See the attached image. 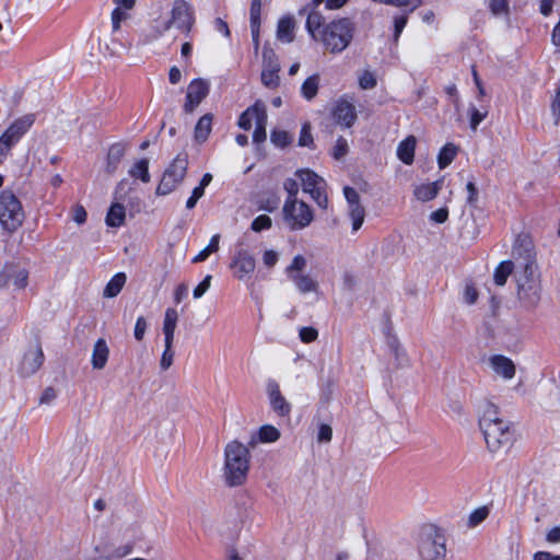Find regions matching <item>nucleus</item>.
Returning <instances> with one entry per match:
<instances>
[{"label":"nucleus","mask_w":560,"mask_h":560,"mask_svg":"<svg viewBox=\"0 0 560 560\" xmlns=\"http://www.w3.org/2000/svg\"><path fill=\"white\" fill-rule=\"evenodd\" d=\"M479 427L486 444L492 453L506 452L513 444V431L503 419L498 407L490 401L481 404L479 409Z\"/></svg>","instance_id":"f257e3e1"},{"label":"nucleus","mask_w":560,"mask_h":560,"mask_svg":"<svg viewBox=\"0 0 560 560\" xmlns=\"http://www.w3.org/2000/svg\"><path fill=\"white\" fill-rule=\"evenodd\" d=\"M515 278L521 303L527 308L537 306L541 296V279L536 255L532 248L524 249V257L517 264Z\"/></svg>","instance_id":"f03ea898"},{"label":"nucleus","mask_w":560,"mask_h":560,"mask_svg":"<svg viewBox=\"0 0 560 560\" xmlns=\"http://www.w3.org/2000/svg\"><path fill=\"white\" fill-rule=\"evenodd\" d=\"M250 466V452L238 441H231L224 447L222 478L230 488L243 486Z\"/></svg>","instance_id":"7ed1b4c3"},{"label":"nucleus","mask_w":560,"mask_h":560,"mask_svg":"<svg viewBox=\"0 0 560 560\" xmlns=\"http://www.w3.org/2000/svg\"><path fill=\"white\" fill-rule=\"evenodd\" d=\"M194 24L195 13L191 4L186 0H174L170 12V19L158 28V32L163 34L175 28L178 32L188 35L192 30Z\"/></svg>","instance_id":"20e7f679"},{"label":"nucleus","mask_w":560,"mask_h":560,"mask_svg":"<svg viewBox=\"0 0 560 560\" xmlns=\"http://www.w3.org/2000/svg\"><path fill=\"white\" fill-rule=\"evenodd\" d=\"M25 213L19 198L10 190L0 192V224L9 231H16L23 223Z\"/></svg>","instance_id":"39448f33"},{"label":"nucleus","mask_w":560,"mask_h":560,"mask_svg":"<svg viewBox=\"0 0 560 560\" xmlns=\"http://www.w3.org/2000/svg\"><path fill=\"white\" fill-rule=\"evenodd\" d=\"M331 52H340L348 47L352 39L351 23L341 19L328 24L318 38Z\"/></svg>","instance_id":"423d86ee"},{"label":"nucleus","mask_w":560,"mask_h":560,"mask_svg":"<svg viewBox=\"0 0 560 560\" xmlns=\"http://www.w3.org/2000/svg\"><path fill=\"white\" fill-rule=\"evenodd\" d=\"M307 261L302 255L293 257L291 264L287 267L285 273L296 290L302 294L315 293L319 291V283L315 277L306 272Z\"/></svg>","instance_id":"0eeeda50"},{"label":"nucleus","mask_w":560,"mask_h":560,"mask_svg":"<svg viewBox=\"0 0 560 560\" xmlns=\"http://www.w3.org/2000/svg\"><path fill=\"white\" fill-rule=\"evenodd\" d=\"M187 156L185 154L177 155L164 171L155 194L158 196H166L174 191L183 183L187 173Z\"/></svg>","instance_id":"6e6552de"},{"label":"nucleus","mask_w":560,"mask_h":560,"mask_svg":"<svg viewBox=\"0 0 560 560\" xmlns=\"http://www.w3.org/2000/svg\"><path fill=\"white\" fill-rule=\"evenodd\" d=\"M282 211L284 222L291 230H302L314 220L311 207L298 198L287 199Z\"/></svg>","instance_id":"1a4fd4ad"},{"label":"nucleus","mask_w":560,"mask_h":560,"mask_svg":"<svg viewBox=\"0 0 560 560\" xmlns=\"http://www.w3.org/2000/svg\"><path fill=\"white\" fill-rule=\"evenodd\" d=\"M422 560H442L446 555V539L443 534L431 528L422 535L419 545Z\"/></svg>","instance_id":"9d476101"},{"label":"nucleus","mask_w":560,"mask_h":560,"mask_svg":"<svg viewBox=\"0 0 560 560\" xmlns=\"http://www.w3.org/2000/svg\"><path fill=\"white\" fill-rule=\"evenodd\" d=\"M296 176L301 180L303 191L310 194L318 207L327 209L328 197L325 192V180L310 170L298 171Z\"/></svg>","instance_id":"9b49d317"},{"label":"nucleus","mask_w":560,"mask_h":560,"mask_svg":"<svg viewBox=\"0 0 560 560\" xmlns=\"http://www.w3.org/2000/svg\"><path fill=\"white\" fill-rule=\"evenodd\" d=\"M44 353L38 341L30 343L19 363L18 373L23 377L34 375L43 365Z\"/></svg>","instance_id":"f8f14e48"},{"label":"nucleus","mask_w":560,"mask_h":560,"mask_svg":"<svg viewBox=\"0 0 560 560\" xmlns=\"http://www.w3.org/2000/svg\"><path fill=\"white\" fill-rule=\"evenodd\" d=\"M280 63L276 52L268 47L262 51L261 82L268 89H276L280 83Z\"/></svg>","instance_id":"ddd939ff"},{"label":"nucleus","mask_w":560,"mask_h":560,"mask_svg":"<svg viewBox=\"0 0 560 560\" xmlns=\"http://www.w3.org/2000/svg\"><path fill=\"white\" fill-rule=\"evenodd\" d=\"M209 89L208 81L203 79L192 80L187 86L186 102L184 104L185 113H194L198 105L207 97Z\"/></svg>","instance_id":"4468645a"},{"label":"nucleus","mask_w":560,"mask_h":560,"mask_svg":"<svg viewBox=\"0 0 560 560\" xmlns=\"http://www.w3.org/2000/svg\"><path fill=\"white\" fill-rule=\"evenodd\" d=\"M231 268L234 270L237 280L246 281L255 271L256 260L247 250L241 249L234 255Z\"/></svg>","instance_id":"2eb2a0df"},{"label":"nucleus","mask_w":560,"mask_h":560,"mask_svg":"<svg viewBox=\"0 0 560 560\" xmlns=\"http://www.w3.org/2000/svg\"><path fill=\"white\" fill-rule=\"evenodd\" d=\"M266 393L271 409L279 417H288L291 412V405L281 393L279 383L275 380H268L266 384Z\"/></svg>","instance_id":"dca6fc26"},{"label":"nucleus","mask_w":560,"mask_h":560,"mask_svg":"<svg viewBox=\"0 0 560 560\" xmlns=\"http://www.w3.org/2000/svg\"><path fill=\"white\" fill-rule=\"evenodd\" d=\"M28 284V271L18 266H7L0 273V287L13 285L16 290H23Z\"/></svg>","instance_id":"f3484780"},{"label":"nucleus","mask_w":560,"mask_h":560,"mask_svg":"<svg viewBox=\"0 0 560 560\" xmlns=\"http://www.w3.org/2000/svg\"><path fill=\"white\" fill-rule=\"evenodd\" d=\"M332 118L342 127H351L358 118L355 106L347 98H339L332 109Z\"/></svg>","instance_id":"a211bd4d"},{"label":"nucleus","mask_w":560,"mask_h":560,"mask_svg":"<svg viewBox=\"0 0 560 560\" xmlns=\"http://www.w3.org/2000/svg\"><path fill=\"white\" fill-rule=\"evenodd\" d=\"M131 549V545L114 548L109 541H100L94 546V551L97 553V557L94 560H112L114 558H120L130 553Z\"/></svg>","instance_id":"6ab92c4d"},{"label":"nucleus","mask_w":560,"mask_h":560,"mask_svg":"<svg viewBox=\"0 0 560 560\" xmlns=\"http://www.w3.org/2000/svg\"><path fill=\"white\" fill-rule=\"evenodd\" d=\"M489 365L493 373L504 380H511L515 375V365L508 357L495 354L489 358Z\"/></svg>","instance_id":"aec40b11"},{"label":"nucleus","mask_w":560,"mask_h":560,"mask_svg":"<svg viewBox=\"0 0 560 560\" xmlns=\"http://www.w3.org/2000/svg\"><path fill=\"white\" fill-rule=\"evenodd\" d=\"M34 115L27 114L20 118H18L5 131L4 135L14 141L15 143L19 139L32 127L34 124Z\"/></svg>","instance_id":"412c9836"},{"label":"nucleus","mask_w":560,"mask_h":560,"mask_svg":"<svg viewBox=\"0 0 560 560\" xmlns=\"http://www.w3.org/2000/svg\"><path fill=\"white\" fill-rule=\"evenodd\" d=\"M109 357V348L105 339L100 338L95 341L91 363L93 369L103 370L107 363Z\"/></svg>","instance_id":"4be33fe9"},{"label":"nucleus","mask_w":560,"mask_h":560,"mask_svg":"<svg viewBox=\"0 0 560 560\" xmlns=\"http://www.w3.org/2000/svg\"><path fill=\"white\" fill-rule=\"evenodd\" d=\"M178 313L175 308H167L164 314L163 320V334H164V345H173L175 329L177 326Z\"/></svg>","instance_id":"5701e85b"},{"label":"nucleus","mask_w":560,"mask_h":560,"mask_svg":"<svg viewBox=\"0 0 560 560\" xmlns=\"http://www.w3.org/2000/svg\"><path fill=\"white\" fill-rule=\"evenodd\" d=\"M295 21L292 16H283L277 25V39L283 44L294 40Z\"/></svg>","instance_id":"b1692460"},{"label":"nucleus","mask_w":560,"mask_h":560,"mask_svg":"<svg viewBox=\"0 0 560 560\" xmlns=\"http://www.w3.org/2000/svg\"><path fill=\"white\" fill-rule=\"evenodd\" d=\"M442 184L443 180L440 179L433 183L418 185L413 190V195L418 200L428 202L438 196L442 188Z\"/></svg>","instance_id":"393cba45"},{"label":"nucleus","mask_w":560,"mask_h":560,"mask_svg":"<svg viewBox=\"0 0 560 560\" xmlns=\"http://www.w3.org/2000/svg\"><path fill=\"white\" fill-rule=\"evenodd\" d=\"M416 144L417 139L415 136L407 137L398 144L397 156L402 163L410 165L413 162Z\"/></svg>","instance_id":"a878e982"},{"label":"nucleus","mask_w":560,"mask_h":560,"mask_svg":"<svg viewBox=\"0 0 560 560\" xmlns=\"http://www.w3.org/2000/svg\"><path fill=\"white\" fill-rule=\"evenodd\" d=\"M262 0H253L250 5V30L255 50L259 47L260 11Z\"/></svg>","instance_id":"bb28decb"},{"label":"nucleus","mask_w":560,"mask_h":560,"mask_svg":"<svg viewBox=\"0 0 560 560\" xmlns=\"http://www.w3.org/2000/svg\"><path fill=\"white\" fill-rule=\"evenodd\" d=\"M212 121H213V115L210 113L205 114L203 116H201L199 118V120L197 121V124L195 126V131H194L195 140L197 142L202 143L208 139V137L212 130Z\"/></svg>","instance_id":"cd10ccee"},{"label":"nucleus","mask_w":560,"mask_h":560,"mask_svg":"<svg viewBox=\"0 0 560 560\" xmlns=\"http://www.w3.org/2000/svg\"><path fill=\"white\" fill-rule=\"evenodd\" d=\"M126 153V145L121 143L113 144L107 153V162H106V171L109 174H113L116 170L120 161L122 160Z\"/></svg>","instance_id":"c85d7f7f"},{"label":"nucleus","mask_w":560,"mask_h":560,"mask_svg":"<svg viewBox=\"0 0 560 560\" xmlns=\"http://www.w3.org/2000/svg\"><path fill=\"white\" fill-rule=\"evenodd\" d=\"M128 174L133 179H140L142 183H149L151 179L149 173V160L140 159L137 160L128 171Z\"/></svg>","instance_id":"c756f323"},{"label":"nucleus","mask_w":560,"mask_h":560,"mask_svg":"<svg viewBox=\"0 0 560 560\" xmlns=\"http://www.w3.org/2000/svg\"><path fill=\"white\" fill-rule=\"evenodd\" d=\"M125 218V207L119 202H114L107 212L105 221L108 226L118 228L124 224Z\"/></svg>","instance_id":"7c9ffc66"},{"label":"nucleus","mask_w":560,"mask_h":560,"mask_svg":"<svg viewBox=\"0 0 560 560\" xmlns=\"http://www.w3.org/2000/svg\"><path fill=\"white\" fill-rule=\"evenodd\" d=\"M127 277L124 272L116 273L106 284L103 291V296L110 299L119 294L126 283Z\"/></svg>","instance_id":"2f4dec72"},{"label":"nucleus","mask_w":560,"mask_h":560,"mask_svg":"<svg viewBox=\"0 0 560 560\" xmlns=\"http://www.w3.org/2000/svg\"><path fill=\"white\" fill-rule=\"evenodd\" d=\"M266 113L264 106L259 103H256L253 107L246 109L238 118V126L244 129L248 130L252 127V120L255 119L256 122L258 121L259 114Z\"/></svg>","instance_id":"473e14b6"},{"label":"nucleus","mask_w":560,"mask_h":560,"mask_svg":"<svg viewBox=\"0 0 560 560\" xmlns=\"http://www.w3.org/2000/svg\"><path fill=\"white\" fill-rule=\"evenodd\" d=\"M323 24L324 18L319 12L313 10L308 13L306 20V28L314 39H318L323 34V31H320Z\"/></svg>","instance_id":"72a5a7b5"},{"label":"nucleus","mask_w":560,"mask_h":560,"mask_svg":"<svg viewBox=\"0 0 560 560\" xmlns=\"http://www.w3.org/2000/svg\"><path fill=\"white\" fill-rule=\"evenodd\" d=\"M457 154V147L453 143H446L438 155V163L441 170L448 166Z\"/></svg>","instance_id":"f704fd0d"},{"label":"nucleus","mask_w":560,"mask_h":560,"mask_svg":"<svg viewBox=\"0 0 560 560\" xmlns=\"http://www.w3.org/2000/svg\"><path fill=\"white\" fill-rule=\"evenodd\" d=\"M513 268L514 266L511 260L500 262V265L495 268L493 275L495 284L504 285L506 283L509 276L512 273Z\"/></svg>","instance_id":"c9c22d12"},{"label":"nucleus","mask_w":560,"mask_h":560,"mask_svg":"<svg viewBox=\"0 0 560 560\" xmlns=\"http://www.w3.org/2000/svg\"><path fill=\"white\" fill-rule=\"evenodd\" d=\"M281 436L280 431L271 425L265 424L258 430V439L261 443H273L277 442Z\"/></svg>","instance_id":"e433bc0d"},{"label":"nucleus","mask_w":560,"mask_h":560,"mask_svg":"<svg viewBox=\"0 0 560 560\" xmlns=\"http://www.w3.org/2000/svg\"><path fill=\"white\" fill-rule=\"evenodd\" d=\"M319 78L317 74L308 77L302 84L301 92L306 100H312L318 91Z\"/></svg>","instance_id":"4c0bfd02"},{"label":"nucleus","mask_w":560,"mask_h":560,"mask_svg":"<svg viewBox=\"0 0 560 560\" xmlns=\"http://www.w3.org/2000/svg\"><path fill=\"white\" fill-rule=\"evenodd\" d=\"M489 513H490V509L487 505L479 506V508L475 509L468 515L467 526L469 528H474V527L478 526L489 516Z\"/></svg>","instance_id":"58836bf2"},{"label":"nucleus","mask_w":560,"mask_h":560,"mask_svg":"<svg viewBox=\"0 0 560 560\" xmlns=\"http://www.w3.org/2000/svg\"><path fill=\"white\" fill-rule=\"evenodd\" d=\"M348 215L351 220L352 231L357 232L361 229L364 218L365 209L363 206H355L354 208H348Z\"/></svg>","instance_id":"ea45409f"},{"label":"nucleus","mask_w":560,"mask_h":560,"mask_svg":"<svg viewBox=\"0 0 560 560\" xmlns=\"http://www.w3.org/2000/svg\"><path fill=\"white\" fill-rule=\"evenodd\" d=\"M266 122H267L266 113H260L258 121L256 122V129L253 135L254 142H261L266 139Z\"/></svg>","instance_id":"a19ab883"},{"label":"nucleus","mask_w":560,"mask_h":560,"mask_svg":"<svg viewBox=\"0 0 560 560\" xmlns=\"http://www.w3.org/2000/svg\"><path fill=\"white\" fill-rule=\"evenodd\" d=\"M174 357H175V351L173 350V345H168V346L164 345V351L162 353V358L160 361V368L163 371H166L167 369H170L171 365L173 364Z\"/></svg>","instance_id":"79ce46f5"},{"label":"nucleus","mask_w":560,"mask_h":560,"mask_svg":"<svg viewBox=\"0 0 560 560\" xmlns=\"http://www.w3.org/2000/svg\"><path fill=\"white\" fill-rule=\"evenodd\" d=\"M272 221L271 218L267 214L258 215L253 222H252V230L254 232H260L262 230H268L271 228Z\"/></svg>","instance_id":"37998d69"},{"label":"nucleus","mask_w":560,"mask_h":560,"mask_svg":"<svg viewBox=\"0 0 560 560\" xmlns=\"http://www.w3.org/2000/svg\"><path fill=\"white\" fill-rule=\"evenodd\" d=\"M359 85L362 90L374 89L376 85L375 75L371 71L365 70L359 78Z\"/></svg>","instance_id":"c03bdc74"},{"label":"nucleus","mask_w":560,"mask_h":560,"mask_svg":"<svg viewBox=\"0 0 560 560\" xmlns=\"http://www.w3.org/2000/svg\"><path fill=\"white\" fill-rule=\"evenodd\" d=\"M129 18V15L126 13V11L114 9L112 12V30L113 32H117L120 30V24L122 21H126Z\"/></svg>","instance_id":"a18cd8bd"},{"label":"nucleus","mask_w":560,"mask_h":560,"mask_svg":"<svg viewBox=\"0 0 560 560\" xmlns=\"http://www.w3.org/2000/svg\"><path fill=\"white\" fill-rule=\"evenodd\" d=\"M348 153V142L345 138L339 137L332 148V156L341 160Z\"/></svg>","instance_id":"49530a36"},{"label":"nucleus","mask_w":560,"mask_h":560,"mask_svg":"<svg viewBox=\"0 0 560 560\" xmlns=\"http://www.w3.org/2000/svg\"><path fill=\"white\" fill-rule=\"evenodd\" d=\"M343 194L348 202V208L362 206L360 202V195L354 188L347 186L343 188Z\"/></svg>","instance_id":"de8ad7c7"},{"label":"nucleus","mask_w":560,"mask_h":560,"mask_svg":"<svg viewBox=\"0 0 560 560\" xmlns=\"http://www.w3.org/2000/svg\"><path fill=\"white\" fill-rule=\"evenodd\" d=\"M299 336L302 342L310 343L318 338V331L314 327H302Z\"/></svg>","instance_id":"09e8293b"},{"label":"nucleus","mask_w":560,"mask_h":560,"mask_svg":"<svg viewBox=\"0 0 560 560\" xmlns=\"http://www.w3.org/2000/svg\"><path fill=\"white\" fill-rule=\"evenodd\" d=\"M490 10L494 15L508 14L509 2L508 0H490Z\"/></svg>","instance_id":"8fccbe9b"},{"label":"nucleus","mask_w":560,"mask_h":560,"mask_svg":"<svg viewBox=\"0 0 560 560\" xmlns=\"http://www.w3.org/2000/svg\"><path fill=\"white\" fill-rule=\"evenodd\" d=\"M271 141L277 147L283 148L290 142V136L287 131L276 130L271 133Z\"/></svg>","instance_id":"3c124183"},{"label":"nucleus","mask_w":560,"mask_h":560,"mask_svg":"<svg viewBox=\"0 0 560 560\" xmlns=\"http://www.w3.org/2000/svg\"><path fill=\"white\" fill-rule=\"evenodd\" d=\"M212 277L206 276L205 279L194 289L192 295L195 299H200L210 288Z\"/></svg>","instance_id":"603ef678"},{"label":"nucleus","mask_w":560,"mask_h":560,"mask_svg":"<svg viewBox=\"0 0 560 560\" xmlns=\"http://www.w3.org/2000/svg\"><path fill=\"white\" fill-rule=\"evenodd\" d=\"M14 141H11L4 133L0 137V162L9 154Z\"/></svg>","instance_id":"864d4df0"},{"label":"nucleus","mask_w":560,"mask_h":560,"mask_svg":"<svg viewBox=\"0 0 560 560\" xmlns=\"http://www.w3.org/2000/svg\"><path fill=\"white\" fill-rule=\"evenodd\" d=\"M332 439V429L328 424H322L318 430L317 441L319 443H328Z\"/></svg>","instance_id":"5fc2aeb1"},{"label":"nucleus","mask_w":560,"mask_h":560,"mask_svg":"<svg viewBox=\"0 0 560 560\" xmlns=\"http://www.w3.org/2000/svg\"><path fill=\"white\" fill-rule=\"evenodd\" d=\"M408 21L407 15H399L394 20V39L398 40L404 27L406 26Z\"/></svg>","instance_id":"6e6d98bb"},{"label":"nucleus","mask_w":560,"mask_h":560,"mask_svg":"<svg viewBox=\"0 0 560 560\" xmlns=\"http://www.w3.org/2000/svg\"><path fill=\"white\" fill-rule=\"evenodd\" d=\"M86 217H88V213L83 206L77 205L73 208L72 219L77 224L81 225V224L85 223Z\"/></svg>","instance_id":"4d7b16f0"},{"label":"nucleus","mask_w":560,"mask_h":560,"mask_svg":"<svg viewBox=\"0 0 560 560\" xmlns=\"http://www.w3.org/2000/svg\"><path fill=\"white\" fill-rule=\"evenodd\" d=\"M147 330V322L144 317L140 316L138 317L136 325H135V338L138 341H141L144 337Z\"/></svg>","instance_id":"13d9d810"},{"label":"nucleus","mask_w":560,"mask_h":560,"mask_svg":"<svg viewBox=\"0 0 560 560\" xmlns=\"http://www.w3.org/2000/svg\"><path fill=\"white\" fill-rule=\"evenodd\" d=\"M486 114L478 110L476 107L470 109V127L476 130L479 124L485 119Z\"/></svg>","instance_id":"bf43d9fd"},{"label":"nucleus","mask_w":560,"mask_h":560,"mask_svg":"<svg viewBox=\"0 0 560 560\" xmlns=\"http://www.w3.org/2000/svg\"><path fill=\"white\" fill-rule=\"evenodd\" d=\"M283 187H284V189L287 190V192L289 195L287 199L296 198V195L299 192V185H298V182L295 179L288 178L284 182Z\"/></svg>","instance_id":"052dcab7"},{"label":"nucleus","mask_w":560,"mask_h":560,"mask_svg":"<svg viewBox=\"0 0 560 560\" xmlns=\"http://www.w3.org/2000/svg\"><path fill=\"white\" fill-rule=\"evenodd\" d=\"M279 255L272 249H268L262 255V262L266 267L272 268L278 261Z\"/></svg>","instance_id":"680f3d73"},{"label":"nucleus","mask_w":560,"mask_h":560,"mask_svg":"<svg viewBox=\"0 0 560 560\" xmlns=\"http://www.w3.org/2000/svg\"><path fill=\"white\" fill-rule=\"evenodd\" d=\"M313 142V138H312V135H311V128L308 125H304L302 130H301V135H300V139H299V144L301 147H308L311 145V143Z\"/></svg>","instance_id":"e2e57ef3"},{"label":"nucleus","mask_w":560,"mask_h":560,"mask_svg":"<svg viewBox=\"0 0 560 560\" xmlns=\"http://www.w3.org/2000/svg\"><path fill=\"white\" fill-rule=\"evenodd\" d=\"M447 218H448L447 208H440L430 214V220L435 223H440V224L446 222Z\"/></svg>","instance_id":"0e129e2a"},{"label":"nucleus","mask_w":560,"mask_h":560,"mask_svg":"<svg viewBox=\"0 0 560 560\" xmlns=\"http://www.w3.org/2000/svg\"><path fill=\"white\" fill-rule=\"evenodd\" d=\"M464 299L467 304H474L478 299V292L472 285H467L464 292Z\"/></svg>","instance_id":"69168bd1"},{"label":"nucleus","mask_w":560,"mask_h":560,"mask_svg":"<svg viewBox=\"0 0 560 560\" xmlns=\"http://www.w3.org/2000/svg\"><path fill=\"white\" fill-rule=\"evenodd\" d=\"M533 560H560V555H553L548 551H538L534 555Z\"/></svg>","instance_id":"338daca9"},{"label":"nucleus","mask_w":560,"mask_h":560,"mask_svg":"<svg viewBox=\"0 0 560 560\" xmlns=\"http://www.w3.org/2000/svg\"><path fill=\"white\" fill-rule=\"evenodd\" d=\"M547 541L558 544L560 541V527L551 528L546 535Z\"/></svg>","instance_id":"774afa93"}]
</instances>
